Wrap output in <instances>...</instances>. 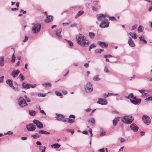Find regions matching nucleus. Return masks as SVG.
<instances>
[{"instance_id":"f257e3e1","label":"nucleus","mask_w":152,"mask_h":152,"mask_svg":"<svg viewBox=\"0 0 152 152\" xmlns=\"http://www.w3.org/2000/svg\"><path fill=\"white\" fill-rule=\"evenodd\" d=\"M76 39L77 43L82 47L87 46L89 43L88 42H87L86 37L82 34L77 35Z\"/></svg>"},{"instance_id":"f03ea898","label":"nucleus","mask_w":152,"mask_h":152,"mask_svg":"<svg viewBox=\"0 0 152 152\" xmlns=\"http://www.w3.org/2000/svg\"><path fill=\"white\" fill-rule=\"evenodd\" d=\"M134 118L131 116H124L121 120L122 122L127 124H131Z\"/></svg>"},{"instance_id":"7ed1b4c3","label":"nucleus","mask_w":152,"mask_h":152,"mask_svg":"<svg viewBox=\"0 0 152 152\" xmlns=\"http://www.w3.org/2000/svg\"><path fill=\"white\" fill-rule=\"evenodd\" d=\"M32 30L33 32L36 33L38 32L40 30L41 25L40 23L33 24Z\"/></svg>"},{"instance_id":"20e7f679","label":"nucleus","mask_w":152,"mask_h":152,"mask_svg":"<svg viewBox=\"0 0 152 152\" xmlns=\"http://www.w3.org/2000/svg\"><path fill=\"white\" fill-rule=\"evenodd\" d=\"M18 103L19 106L22 108L28 105V104L26 100L22 97H20L19 98Z\"/></svg>"},{"instance_id":"39448f33","label":"nucleus","mask_w":152,"mask_h":152,"mask_svg":"<svg viewBox=\"0 0 152 152\" xmlns=\"http://www.w3.org/2000/svg\"><path fill=\"white\" fill-rule=\"evenodd\" d=\"M142 120L144 123L147 125H149L151 123V121L149 117L146 115H144L142 117Z\"/></svg>"},{"instance_id":"423d86ee","label":"nucleus","mask_w":152,"mask_h":152,"mask_svg":"<svg viewBox=\"0 0 152 152\" xmlns=\"http://www.w3.org/2000/svg\"><path fill=\"white\" fill-rule=\"evenodd\" d=\"M93 88L92 84L90 83H87L85 87V90L87 92H90L93 90Z\"/></svg>"},{"instance_id":"0eeeda50","label":"nucleus","mask_w":152,"mask_h":152,"mask_svg":"<svg viewBox=\"0 0 152 152\" xmlns=\"http://www.w3.org/2000/svg\"><path fill=\"white\" fill-rule=\"evenodd\" d=\"M109 26V23L107 19H105L99 25L100 27L102 28L107 27Z\"/></svg>"},{"instance_id":"6e6552de","label":"nucleus","mask_w":152,"mask_h":152,"mask_svg":"<svg viewBox=\"0 0 152 152\" xmlns=\"http://www.w3.org/2000/svg\"><path fill=\"white\" fill-rule=\"evenodd\" d=\"M33 123L36 125V126L38 128L41 129L43 128V125L42 123L37 120H34L33 121Z\"/></svg>"},{"instance_id":"1a4fd4ad","label":"nucleus","mask_w":152,"mask_h":152,"mask_svg":"<svg viewBox=\"0 0 152 152\" xmlns=\"http://www.w3.org/2000/svg\"><path fill=\"white\" fill-rule=\"evenodd\" d=\"M26 127L27 129L29 131H33L35 130V125L32 123L30 124L29 125L26 126Z\"/></svg>"},{"instance_id":"9d476101","label":"nucleus","mask_w":152,"mask_h":152,"mask_svg":"<svg viewBox=\"0 0 152 152\" xmlns=\"http://www.w3.org/2000/svg\"><path fill=\"white\" fill-rule=\"evenodd\" d=\"M134 99H130V101L133 104H139L141 101V99H137L136 97Z\"/></svg>"},{"instance_id":"9b49d317","label":"nucleus","mask_w":152,"mask_h":152,"mask_svg":"<svg viewBox=\"0 0 152 152\" xmlns=\"http://www.w3.org/2000/svg\"><path fill=\"white\" fill-rule=\"evenodd\" d=\"M107 16L106 15L99 14L97 15V19L99 20H102L103 19H105V18Z\"/></svg>"},{"instance_id":"f8f14e48","label":"nucleus","mask_w":152,"mask_h":152,"mask_svg":"<svg viewBox=\"0 0 152 152\" xmlns=\"http://www.w3.org/2000/svg\"><path fill=\"white\" fill-rule=\"evenodd\" d=\"M97 103L101 105H106L107 104V102L105 99L99 98Z\"/></svg>"},{"instance_id":"ddd939ff","label":"nucleus","mask_w":152,"mask_h":152,"mask_svg":"<svg viewBox=\"0 0 152 152\" xmlns=\"http://www.w3.org/2000/svg\"><path fill=\"white\" fill-rule=\"evenodd\" d=\"M69 118H72L73 119L68 118V121L69 123H73L75 121V115H70L69 116Z\"/></svg>"},{"instance_id":"4468645a","label":"nucleus","mask_w":152,"mask_h":152,"mask_svg":"<svg viewBox=\"0 0 152 152\" xmlns=\"http://www.w3.org/2000/svg\"><path fill=\"white\" fill-rule=\"evenodd\" d=\"M128 43L129 46L131 47H134L135 46V45L134 42L133 41L131 38L130 37H129L128 39Z\"/></svg>"},{"instance_id":"2eb2a0df","label":"nucleus","mask_w":152,"mask_h":152,"mask_svg":"<svg viewBox=\"0 0 152 152\" xmlns=\"http://www.w3.org/2000/svg\"><path fill=\"white\" fill-rule=\"evenodd\" d=\"M98 44L102 48H105L107 46V43L101 41H98Z\"/></svg>"},{"instance_id":"dca6fc26","label":"nucleus","mask_w":152,"mask_h":152,"mask_svg":"<svg viewBox=\"0 0 152 152\" xmlns=\"http://www.w3.org/2000/svg\"><path fill=\"white\" fill-rule=\"evenodd\" d=\"M19 70L18 69H16L15 70H13L11 73L12 76L14 78H15L19 73Z\"/></svg>"},{"instance_id":"f3484780","label":"nucleus","mask_w":152,"mask_h":152,"mask_svg":"<svg viewBox=\"0 0 152 152\" xmlns=\"http://www.w3.org/2000/svg\"><path fill=\"white\" fill-rule=\"evenodd\" d=\"M56 119L59 121H62V119L64 118V116L63 115L61 114H56Z\"/></svg>"},{"instance_id":"a211bd4d","label":"nucleus","mask_w":152,"mask_h":152,"mask_svg":"<svg viewBox=\"0 0 152 152\" xmlns=\"http://www.w3.org/2000/svg\"><path fill=\"white\" fill-rule=\"evenodd\" d=\"M131 129L134 132L137 131L138 128L135 126L134 124H132L130 126Z\"/></svg>"},{"instance_id":"6ab92c4d","label":"nucleus","mask_w":152,"mask_h":152,"mask_svg":"<svg viewBox=\"0 0 152 152\" xmlns=\"http://www.w3.org/2000/svg\"><path fill=\"white\" fill-rule=\"evenodd\" d=\"M53 16L50 15H49L45 18V21L46 22H49L52 21L53 20Z\"/></svg>"},{"instance_id":"aec40b11","label":"nucleus","mask_w":152,"mask_h":152,"mask_svg":"<svg viewBox=\"0 0 152 152\" xmlns=\"http://www.w3.org/2000/svg\"><path fill=\"white\" fill-rule=\"evenodd\" d=\"M61 31L62 30L61 29H59L57 30L56 31V34L59 39H61L62 38V36L60 34Z\"/></svg>"},{"instance_id":"412c9836","label":"nucleus","mask_w":152,"mask_h":152,"mask_svg":"<svg viewBox=\"0 0 152 152\" xmlns=\"http://www.w3.org/2000/svg\"><path fill=\"white\" fill-rule=\"evenodd\" d=\"M6 83L8 84L12 88L15 89L12 83V81L10 80H7L6 81Z\"/></svg>"},{"instance_id":"4be33fe9","label":"nucleus","mask_w":152,"mask_h":152,"mask_svg":"<svg viewBox=\"0 0 152 152\" xmlns=\"http://www.w3.org/2000/svg\"><path fill=\"white\" fill-rule=\"evenodd\" d=\"M87 121L90 124L94 125L95 123V119L93 118H90L88 119Z\"/></svg>"},{"instance_id":"5701e85b","label":"nucleus","mask_w":152,"mask_h":152,"mask_svg":"<svg viewBox=\"0 0 152 152\" xmlns=\"http://www.w3.org/2000/svg\"><path fill=\"white\" fill-rule=\"evenodd\" d=\"M4 57L3 56H0V66H3L4 64Z\"/></svg>"},{"instance_id":"b1692460","label":"nucleus","mask_w":152,"mask_h":152,"mask_svg":"<svg viewBox=\"0 0 152 152\" xmlns=\"http://www.w3.org/2000/svg\"><path fill=\"white\" fill-rule=\"evenodd\" d=\"M22 85L23 88H26V89H28L31 87V84H25V83H23L22 84Z\"/></svg>"},{"instance_id":"393cba45","label":"nucleus","mask_w":152,"mask_h":152,"mask_svg":"<svg viewBox=\"0 0 152 152\" xmlns=\"http://www.w3.org/2000/svg\"><path fill=\"white\" fill-rule=\"evenodd\" d=\"M51 146L54 148H59L60 146V145L58 143H55L53 144L52 145H51Z\"/></svg>"},{"instance_id":"a878e982","label":"nucleus","mask_w":152,"mask_h":152,"mask_svg":"<svg viewBox=\"0 0 152 152\" xmlns=\"http://www.w3.org/2000/svg\"><path fill=\"white\" fill-rule=\"evenodd\" d=\"M140 40L142 41L143 44H146L147 43L145 39L142 36H140L139 37Z\"/></svg>"},{"instance_id":"bb28decb","label":"nucleus","mask_w":152,"mask_h":152,"mask_svg":"<svg viewBox=\"0 0 152 152\" xmlns=\"http://www.w3.org/2000/svg\"><path fill=\"white\" fill-rule=\"evenodd\" d=\"M118 117L115 118L113 121V125L114 126H115L117 123L118 121Z\"/></svg>"},{"instance_id":"cd10ccee","label":"nucleus","mask_w":152,"mask_h":152,"mask_svg":"<svg viewBox=\"0 0 152 152\" xmlns=\"http://www.w3.org/2000/svg\"><path fill=\"white\" fill-rule=\"evenodd\" d=\"M129 34L134 39H135L137 38V35L136 34L134 33L130 32L129 33Z\"/></svg>"},{"instance_id":"c85d7f7f","label":"nucleus","mask_w":152,"mask_h":152,"mask_svg":"<svg viewBox=\"0 0 152 152\" xmlns=\"http://www.w3.org/2000/svg\"><path fill=\"white\" fill-rule=\"evenodd\" d=\"M29 113V115L32 116H34L36 113V112L34 110H30Z\"/></svg>"},{"instance_id":"c756f323","label":"nucleus","mask_w":152,"mask_h":152,"mask_svg":"<svg viewBox=\"0 0 152 152\" xmlns=\"http://www.w3.org/2000/svg\"><path fill=\"white\" fill-rule=\"evenodd\" d=\"M38 132L40 134H49L50 133L46 131L43 130H40L38 131Z\"/></svg>"},{"instance_id":"7c9ffc66","label":"nucleus","mask_w":152,"mask_h":152,"mask_svg":"<svg viewBox=\"0 0 152 152\" xmlns=\"http://www.w3.org/2000/svg\"><path fill=\"white\" fill-rule=\"evenodd\" d=\"M135 97H134L133 94L132 93H131L128 96L126 97V98L128 99H129L130 100V99H131L130 98H132L133 99H135Z\"/></svg>"},{"instance_id":"2f4dec72","label":"nucleus","mask_w":152,"mask_h":152,"mask_svg":"<svg viewBox=\"0 0 152 152\" xmlns=\"http://www.w3.org/2000/svg\"><path fill=\"white\" fill-rule=\"evenodd\" d=\"M99 75H96L93 78V80L94 81H97L99 80L100 79L99 78Z\"/></svg>"},{"instance_id":"473e14b6","label":"nucleus","mask_w":152,"mask_h":152,"mask_svg":"<svg viewBox=\"0 0 152 152\" xmlns=\"http://www.w3.org/2000/svg\"><path fill=\"white\" fill-rule=\"evenodd\" d=\"M83 11H79L77 13V14L76 15L75 18H76L78 17L79 16L83 14Z\"/></svg>"},{"instance_id":"72a5a7b5","label":"nucleus","mask_w":152,"mask_h":152,"mask_svg":"<svg viewBox=\"0 0 152 152\" xmlns=\"http://www.w3.org/2000/svg\"><path fill=\"white\" fill-rule=\"evenodd\" d=\"M143 28L142 26H140L138 28V33L141 32L143 31Z\"/></svg>"},{"instance_id":"f704fd0d","label":"nucleus","mask_w":152,"mask_h":152,"mask_svg":"<svg viewBox=\"0 0 152 152\" xmlns=\"http://www.w3.org/2000/svg\"><path fill=\"white\" fill-rule=\"evenodd\" d=\"M112 57V56L111 55H105V56H104V58H106V61L107 62H109V59H107V58H110V57Z\"/></svg>"},{"instance_id":"c9c22d12","label":"nucleus","mask_w":152,"mask_h":152,"mask_svg":"<svg viewBox=\"0 0 152 152\" xmlns=\"http://www.w3.org/2000/svg\"><path fill=\"white\" fill-rule=\"evenodd\" d=\"M89 36L91 38H93L95 36L94 33V32H89Z\"/></svg>"},{"instance_id":"e433bc0d","label":"nucleus","mask_w":152,"mask_h":152,"mask_svg":"<svg viewBox=\"0 0 152 152\" xmlns=\"http://www.w3.org/2000/svg\"><path fill=\"white\" fill-rule=\"evenodd\" d=\"M19 79H20V81H22L24 80V77L23 75L20 73L19 76Z\"/></svg>"},{"instance_id":"4c0bfd02","label":"nucleus","mask_w":152,"mask_h":152,"mask_svg":"<svg viewBox=\"0 0 152 152\" xmlns=\"http://www.w3.org/2000/svg\"><path fill=\"white\" fill-rule=\"evenodd\" d=\"M65 40L67 42V43H68V44H69L70 46L72 47L73 46V42L72 41L69 40H67L66 39H65Z\"/></svg>"},{"instance_id":"58836bf2","label":"nucleus","mask_w":152,"mask_h":152,"mask_svg":"<svg viewBox=\"0 0 152 152\" xmlns=\"http://www.w3.org/2000/svg\"><path fill=\"white\" fill-rule=\"evenodd\" d=\"M104 71L106 73H108L109 72V71L108 69V67L107 66H105L104 69Z\"/></svg>"},{"instance_id":"ea45409f","label":"nucleus","mask_w":152,"mask_h":152,"mask_svg":"<svg viewBox=\"0 0 152 152\" xmlns=\"http://www.w3.org/2000/svg\"><path fill=\"white\" fill-rule=\"evenodd\" d=\"M103 51V50L101 49H96L95 50L96 53H101Z\"/></svg>"},{"instance_id":"a19ab883","label":"nucleus","mask_w":152,"mask_h":152,"mask_svg":"<svg viewBox=\"0 0 152 152\" xmlns=\"http://www.w3.org/2000/svg\"><path fill=\"white\" fill-rule=\"evenodd\" d=\"M37 95L39 97H44L45 96V94H42L41 93H39L37 94Z\"/></svg>"},{"instance_id":"79ce46f5","label":"nucleus","mask_w":152,"mask_h":152,"mask_svg":"<svg viewBox=\"0 0 152 152\" xmlns=\"http://www.w3.org/2000/svg\"><path fill=\"white\" fill-rule=\"evenodd\" d=\"M42 85V86H43L45 87H46V86L50 87L51 86V83H46L44 84H43Z\"/></svg>"},{"instance_id":"37998d69","label":"nucleus","mask_w":152,"mask_h":152,"mask_svg":"<svg viewBox=\"0 0 152 152\" xmlns=\"http://www.w3.org/2000/svg\"><path fill=\"white\" fill-rule=\"evenodd\" d=\"M55 93L56 95L57 96H61L62 95V93H60L59 91H56Z\"/></svg>"},{"instance_id":"c03bdc74","label":"nucleus","mask_w":152,"mask_h":152,"mask_svg":"<svg viewBox=\"0 0 152 152\" xmlns=\"http://www.w3.org/2000/svg\"><path fill=\"white\" fill-rule=\"evenodd\" d=\"M15 56L14 55V54L12 57V60L11 61L12 62H14L15 61Z\"/></svg>"},{"instance_id":"a18cd8bd","label":"nucleus","mask_w":152,"mask_h":152,"mask_svg":"<svg viewBox=\"0 0 152 152\" xmlns=\"http://www.w3.org/2000/svg\"><path fill=\"white\" fill-rule=\"evenodd\" d=\"M95 47V45L94 44H92L89 47V50H90L91 49L93 48H94Z\"/></svg>"},{"instance_id":"49530a36","label":"nucleus","mask_w":152,"mask_h":152,"mask_svg":"<svg viewBox=\"0 0 152 152\" xmlns=\"http://www.w3.org/2000/svg\"><path fill=\"white\" fill-rule=\"evenodd\" d=\"M68 132H71L72 134H73L74 132V131L73 130H72L71 129H68L66 130Z\"/></svg>"},{"instance_id":"de8ad7c7","label":"nucleus","mask_w":152,"mask_h":152,"mask_svg":"<svg viewBox=\"0 0 152 152\" xmlns=\"http://www.w3.org/2000/svg\"><path fill=\"white\" fill-rule=\"evenodd\" d=\"M4 78V77L3 76L0 77V83H3Z\"/></svg>"},{"instance_id":"09e8293b","label":"nucleus","mask_w":152,"mask_h":152,"mask_svg":"<svg viewBox=\"0 0 152 152\" xmlns=\"http://www.w3.org/2000/svg\"><path fill=\"white\" fill-rule=\"evenodd\" d=\"M112 61L113 62H116L117 61V58L113 57L112 59Z\"/></svg>"},{"instance_id":"8fccbe9b","label":"nucleus","mask_w":152,"mask_h":152,"mask_svg":"<svg viewBox=\"0 0 152 152\" xmlns=\"http://www.w3.org/2000/svg\"><path fill=\"white\" fill-rule=\"evenodd\" d=\"M137 26V25L136 24L132 26V30H134L136 28Z\"/></svg>"},{"instance_id":"3c124183","label":"nucleus","mask_w":152,"mask_h":152,"mask_svg":"<svg viewBox=\"0 0 152 152\" xmlns=\"http://www.w3.org/2000/svg\"><path fill=\"white\" fill-rule=\"evenodd\" d=\"M125 141H126V140L123 138L121 137L120 139V142L121 143L124 142H125Z\"/></svg>"},{"instance_id":"603ef678","label":"nucleus","mask_w":152,"mask_h":152,"mask_svg":"<svg viewBox=\"0 0 152 152\" xmlns=\"http://www.w3.org/2000/svg\"><path fill=\"white\" fill-rule=\"evenodd\" d=\"M145 100L146 101L151 100L152 101V97H149L146 98Z\"/></svg>"},{"instance_id":"864d4df0","label":"nucleus","mask_w":152,"mask_h":152,"mask_svg":"<svg viewBox=\"0 0 152 152\" xmlns=\"http://www.w3.org/2000/svg\"><path fill=\"white\" fill-rule=\"evenodd\" d=\"M108 17H109L110 20H114L115 19V18L113 16L109 17V16H108Z\"/></svg>"},{"instance_id":"5fc2aeb1","label":"nucleus","mask_w":152,"mask_h":152,"mask_svg":"<svg viewBox=\"0 0 152 152\" xmlns=\"http://www.w3.org/2000/svg\"><path fill=\"white\" fill-rule=\"evenodd\" d=\"M70 23L69 22L63 23H62V25L63 26H66L68 25Z\"/></svg>"},{"instance_id":"6e6d98bb","label":"nucleus","mask_w":152,"mask_h":152,"mask_svg":"<svg viewBox=\"0 0 152 152\" xmlns=\"http://www.w3.org/2000/svg\"><path fill=\"white\" fill-rule=\"evenodd\" d=\"M76 24L75 23H73L70 25V26L72 27H73L76 26Z\"/></svg>"},{"instance_id":"4d7b16f0","label":"nucleus","mask_w":152,"mask_h":152,"mask_svg":"<svg viewBox=\"0 0 152 152\" xmlns=\"http://www.w3.org/2000/svg\"><path fill=\"white\" fill-rule=\"evenodd\" d=\"M89 132L91 134V137L92 135V130L91 129H90L89 130Z\"/></svg>"},{"instance_id":"13d9d810","label":"nucleus","mask_w":152,"mask_h":152,"mask_svg":"<svg viewBox=\"0 0 152 152\" xmlns=\"http://www.w3.org/2000/svg\"><path fill=\"white\" fill-rule=\"evenodd\" d=\"M31 137H33L34 138H36V137H39V136H37V134L32 135H31Z\"/></svg>"},{"instance_id":"bf43d9fd","label":"nucleus","mask_w":152,"mask_h":152,"mask_svg":"<svg viewBox=\"0 0 152 152\" xmlns=\"http://www.w3.org/2000/svg\"><path fill=\"white\" fill-rule=\"evenodd\" d=\"M36 144L38 145H42V144L40 141H37L36 142Z\"/></svg>"},{"instance_id":"052dcab7","label":"nucleus","mask_w":152,"mask_h":152,"mask_svg":"<svg viewBox=\"0 0 152 152\" xmlns=\"http://www.w3.org/2000/svg\"><path fill=\"white\" fill-rule=\"evenodd\" d=\"M31 87L32 88H35L37 86L36 84L31 85Z\"/></svg>"},{"instance_id":"680f3d73","label":"nucleus","mask_w":152,"mask_h":152,"mask_svg":"<svg viewBox=\"0 0 152 152\" xmlns=\"http://www.w3.org/2000/svg\"><path fill=\"white\" fill-rule=\"evenodd\" d=\"M6 134H12V132L10 131H9L6 133Z\"/></svg>"},{"instance_id":"e2e57ef3","label":"nucleus","mask_w":152,"mask_h":152,"mask_svg":"<svg viewBox=\"0 0 152 152\" xmlns=\"http://www.w3.org/2000/svg\"><path fill=\"white\" fill-rule=\"evenodd\" d=\"M84 65L87 68L89 64L88 63H86L84 64Z\"/></svg>"},{"instance_id":"0e129e2a","label":"nucleus","mask_w":152,"mask_h":152,"mask_svg":"<svg viewBox=\"0 0 152 152\" xmlns=\"http://www.w3.org/2000/svg\"><path fill=\"white\" fill-rule=\"evenodd\" d=\"M82 133L84 134H88V132L87 131H84L82 132Z\"/></svg>"},{"instance_id":"69168bd1","label":"nucleus","mask_w":152,"mask_h":152,"mask_svg":"<svg viewBox=\"0 0 152 152\" xmlns=\"http://www.w3.org/2000/svg\"><path fill=\"white\" fill-rule=\"evenodd\" d=\"M103 96L105 98L107 97L108 96V93L107 94H103Z\"/></svg>"},{"instance_id":"338daca9","label":"nucleus","mask_w":152,"mask_h":152,"mask_svg":"<svg viewBox=\"0 0 152 152\" xmlns=\"http://www.w3.org/2000/svg\"><path fill=\"white\" fill-rule=\"evenodd\" d=\"M43 149L42 150L41 152H45V151L46 147L45 146H43Z\"/></svg>"},{"instance_id":"774afa93","label":"nucleus","mask_w":152,"mask_h":152,"mask_svg":"<svg viewBox=\"0 0 152 152\" xmlns=\"http://www.w3.org/2000/svg\"><path fill=\"white\" fill-rule=\"evenodd\" d=\"M99 151L100 152H104V149L102 148L99 150Z\"/></svg>"}]
</instances>
